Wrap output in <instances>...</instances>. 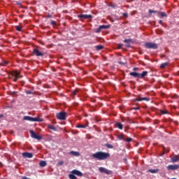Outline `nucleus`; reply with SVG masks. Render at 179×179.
I'll return each mask as SVG.
<instances>
[{"label":"nucleus","instance_id":"f257e3e1","mask_svg":"<svg viewBox=\"0 0 179 179\" xmlns=\"http://www.w3.org/2000/svg\"><path fill=\"white\" fill-rule=\"evenodd\" d=\"M92 157L97 160H106L108 157H110V154L103 152H96L92 154Z\"/></svg>","mask_w":179,"mask_h":179},{"label":"nucleus","instance_id":"f03ea898","mask_svg":"<svg viewBox=\"0 0 179 179\" xmlns=\"http://www.w3.org/2000/svg\"><path fill=\"white\" fill-rule=\"evenodd\" d=\"M147 76H148V71H142V73H138L136 72H130V76H132L134 78H140V79H142Z\"/></svg>","mask_w":179,"mask_h":179},{"label":"nucleus","instance_id":"7ed1b4c3","mask_svg":"<svg viewBox=\"0 0 179 179\" xmlns=\"http://www.w3.org/2000/svg\"><path fill=\"white\" fill-rule=\"evenodd\" d=\"M22 120L31 122H42V119L38 118V117H32L30 116H24L22 117Z\"/></svg>","mask_w":179,"mask_h":179},{"label":"nucleus","instance_id":"20e7f679","mask_svg":"<svg viewBox=\"0 0 179 179\" xmlns=\"http://www.w3.org/2000/svg\"><path fill=\"white\" fill-rule=\"evenodd\" d=\"M144 48L151 50H156L157 49V43H152L150 42H147L144 43Z\"/></svg>","mask_w":179,"mask_h":179},{"label":"nucleus","instance_id":"39448f33","mask_svg":"<svg viewBox=\"0 0 179 179\" xmlns=\"http://www.w3.org/2000/svg\"><path fill=\"white\" fill-rule=\"evenodd\" d=\"M56 119H58V120L60 121L66 120V112L56 113Z\"/></svg>","mask_w":179,"mask_h":179},{"label":"nucleus","instance_id":"423d86ee","mask_svg":"<svg viewBox=\"0 0 179 179\" xmlns=\"http://www.w3.org/2000/svg\"><path fill=\"white\" fill-rule=\"evenodd\" d=\"M10 77L15 78H13V81L16 82L18 80V79H20L22 78V76H20V73L13 71V73H10Z\"/></svg>","mask_w":179,"mask_h":179},{"label":"nucleus","instance_id":"0eeeda50","mask_svg":"<svg viewBox=\"0 0 179 179\" xmlns=\"http://www.w3.org/2000/svg\"><path fill=\"white\" fill-rule=\"evenodd\" d=\"M98 171H100V173L106 174L108 176L112 175V171L106 169V168H103V167L98 168Z\"/></svg>","mask_w":179,"mask_h":179},{"label":"nucleus","instance_id":"6e6552de","mask_svg":"<svg viewBox=\"0 0 179 179\" xmlns=\"http://www.w3.org/2000/svg\"><path fill=\"white\" fill-rule=\"evenodd\" d=\"M77 17H78V19H80V20L91 19L92 18V15H84V14H82V15H77Z\"/></svg>","mask_w":179,"mask_h":179},{"label":"nucleus","instance_id":"1a4fd4ad","mask_svg":"<svg viewBox=\"0 0 179 179\" xmlns=\"http://www.w3.org/2000/svg\"><path fill=\"white\" fill-rule=\"evenodd\" d=\"M32 55H34L36 57H43L44 56V54H43L40 51H38V49H34L32 50Z\"/></svg>","mask_w":179,"mask_h":179},{"label":"nucleus","instance_id":"9d476101","mask_svg":"<svg viewBox=\"0 0 179 179\" xmlns=\"http://www.w3.org/2000/svg\"><path fill=\"white\" fill-rule=\"evenodd\" d=\"M166 169H168L169 171H176L179 169V165H168V166H166Z\"/></svg>","mask_w":179,"mask_h":179},{"label":"nucleus","instance_id":"9b49d317","mask_svg":"<svg viewBox=\"0 0 179 179\" xmlns=\"http://www.w3.org/2000/svg\"><path fill=\"white\" fill-rule=\"evenodd\" d=\"M110 29V26L108 25H100L98 27V29H96V33H100L101 29Z\"/></svg>","mask_w":179,"mask_h":179},{"label":"nucleus","instance_id":"f8f14e48","mask_svg":"<svg viewBox=\"0 0 179 179\" xmlns=\"http://www.w3.org/2000/svg\"><path fill=\"white\" fill-rule=\"evenodd\" d=\"M30 137L36 140L42 139V137H40V136L36 135V133H34V131L32 130H30Z\"/></svg>","mask_w":179,"mask_h":179},{"label":"nucleus","instance_id":"ddd939ff","mask_svg":"<svg viewBox=\"0 0 179 179\" xmlns=\"http://www.w3.org/2000/svg\"><path fill=\"white\" fill-rule=\"evenodd\" d=\"M138 101H150V98L138 97V98L134 99V102H138Z\"/></svg>","mask_w":179,"mask_h":179},{"label":"nucleus","instance_id":"4468645a","mask_svg":"<svg viewBox=\"0 0 179 179\" xmlns=\"http://www.w3.org/2000/svg\"><path fill=\"white\" fill-rule=\"evenodd\" d=\"M72 174L70 175H73V176H76L78 177H82V172H80V171L78 170H72Z\"/></svg>","mask_w":179,"mask_h":179},{"label":"nucleus","instance_id":"2eb2a0df","mask_svg":"<svg viewBox=\"0 0 179 179\" xmlns=\"http://www.w3.org/2000/svg\"><path fill=\"white\" fill-rule=\"evenodd\" d=\"M22 157L24 158H32V153L30 152H22Z\"/></svg>","mask_w":179,"mask_h":179},{"label":"nucleus","instance_id":"dca6fc26","mask_svg":"<svg viewBox=\"0 0 179 179\" xmlns=\"http://www.w3.org/2000/svg\"><path fill=\"white\" fill-rule=\"evenodd\" d=\"M178 161H179V157H178V155H173L172 159H170V162L172 163H176V162H178Z\"/></svg>","mask_w":179,"mask_h":179},{"label":"nucleus","instance_id":"f3484780","mask_svg":"<svg viewBox=\"0 0 179 179\" xmlns=\"http://www.w3.org/2000/svg\"><path fill=\"white\" fill-rule=\"evenodd\" d=\"M129 43H131V39H124V43H126V48H130L131 45Z\"/></svg>","mask_w":179,"mask_h":179},{"label":"nucleus","instance_id":"a211bd4d","mask_svg":"<svg viewBox=\"0 0 179 179\" xmlns=\"http://www.w3.org/2000/svg\"><path fill=\"white\" fill-rule=\"evenodd\" d=\"M148 13H150V14H152V13L159 14V13H164V12L156 11V10H148Z\"/></svg>","mask_w":179,"mask_h":179},{"label":"nucleus","instance_id":"6ab92c4d","mask_svg":"<svg viewBox=\"0 0 179 179\" xmlns=\"http://www.w3.org/2000/svg\"><path fill=\"white\" fill-rule=\"evenodd\" d=\"M86 127H87V124H76V128L78 129H86Z\"/></svg>","mask_w":179,"mask_h":179},{"label":"nucleus","instance_id":"aec40b11","mask_svg":"<svg viewBox=\"0 0 179 179\" xmlns=\"http://www.w3.org/2000/svg\"><path fill=\"white\" fill-rule=\"evenodd\" d=\"M69 154H70V155H72L74 157L80 156V152H75V151H70Z\"/></svg>","mask_w":179,"mask_h":179},{"label":"nucleus","instance_id":"412c9836","mask_svg":"<svg viewBox=\"0 0 179 179\" xmlns=\"http://www.w3.org/2000/svg\"><path fill=\"white\" fill-rule=\"evenodd\" d=\"M157 171H159V169H149L148 170V172L152 174L157 173Z\"/></svg>","mask_w":179,"mask_h":179},{"label":"nucleus","instance_id":"4be33fe9","mask_svg":"<svg viewBox=\"0 0 179 179\" xmlns=\"http://www.w3.org/2000/svg\"><path fill=\"white\" fill-rule=\"evenodd\" d=\"M46 127H48V129L52 130V131H57L56 127H54V126H52V125L48 124V126H46Z\"/></svg>","mask_w":179,"mask_h":179},{"label":"nucleus","instance_id":"5701e85b","mask_svg":"<svg viewBox=\"0 0 179 179\" xmlns=\"http://www.w3.org/2000/svg\"><path fill=\"white\" fill-rule=\"evenodd\" d=\"M168 64V62L162 63V64L159 65V69H164V68H166V66H167Z\"/></svg>","mask_w":179,"mask_h":179},{"label":"nucleus","instance_id":"b1692460","mask_svg":"<svg viewBox=\"0 0 179 179\" xmlns=\"http://www.w3.org/2000/svg\"><path fill=\"white\" fill-rule=\"evenodd\" d=\"M116 128H118V129L122 130V123L116 122Z\"/></svg>","mask_w":179,"mask_h":179},{"label":"nucleus","instance_id":"393cba45","mask_svg":"<svg viewBox=\"0 0 179 179\" xmlns=\"http://www.w3.org/2000/svg\"><path fill=\"white\" fill-rule=\"evenodd\" d=\"M39 166H41V167H45V166H46V162H45V161H41V162H39Z\"/></svg>","mask_w":179,"mask_h":179},{"label":"nucleus","instance_id":"a878e982","mask_svg":"<svg viewBox=\"0 0 179 179\" xmlns=\"http://www.w3.org/2000/svg\"><path fill=\"white\" fill-rule=\"evenodd\" d=\"M103 49V46L102 45H96V51H100Z\"/></svg>","mask_w":179,"mask_h":179},{"label":"nucleus","instance_id":"bb28decb","mask_svg":"<svg viewBox=\"0 0 179 179\" xmlns=\"http://www.w3.org/2000/svg\"><path fill=\"white\" fill-rule=\"evenodd\" d=\"M158 14H159V17H167V15L166 14V13H159Z\"/></svg>","mask_w":179,"mask_h":179},{"label":"nucleus","instance_id":"cd10ccee","mask_svg":"<svg viewBox=\"0 0 179 179\" xmlns=\"http://www.w3.org/2000/svg\"><path fill=\"white\" fill-rule=\"evenodd\" d=\"M122 140H123L125 142H131V138H129V137L122 139Z\"/></svg>","mask_w":179,"mask_h":179},{"label":"nucleus","instance_id":"c85d7f7f","mask_svg":"<svg viewBox=\"0 0 179 179\" xmlns=\"http://www.w3.org/2000/svg\"><path fill=\"white\" fill-rule=\"evenodd\" d=\"M105 146H106V148L108 149H113L114 148V146L112 145H110V144H106V145H105Z\"/></svg>","mask_w":179,"mask_h":179},{"label":"nucleus","instance_id":"c756f323","mask_svg":"<svg viewBox=\"0 0 179 179\" xmlns=\"http://www.w3.org/2000/svg\"><path fill=\"white\" fill-rule=\"evenodd\" d=\"M15 29L17 31H20L22 29V27H21L20 26H16Z\"/></svg>","mask_w":179,"mask_h":179},{"label":"nucleus","instance_id":"7c9ffc66","mask_svg":"<svg viewBox=\"0 0 179 179\" xmlns=\"http://www.w3.org/2000/svg\"><path fill=\"white\" fill-rule=\"evenodd\" d=\"M124 134H120L118 136V140H124Z\"/></svg>","mask_w":179,"mask_h":179},{"label":"nucleus","instance_id":"2f4dec72","mask_svg":"<svg viewBox=\"0 0 179 179\" xmlns=\"http://www.w3.org/2000/svg\"><path fill=\"white\" fill-rule=\"evenodd\" d=\"M69 178L70 179H76V176L73 175V174H69Z\"/></svg>","mask_w":179,"mask_h":179},{"label":"nucleus","instance_id":"473e14b6","mask_svg":"<svg viewBox=\"0 0 179 179\" xmlns=\"http://www.w3.org/2000/svg\"><path fill=\"white\" fill-rule=\"evenodd\" d=\"M24 93L27 94V95L32 94V92L30 90L24 91Z\"/></svg>","mask_w":179,"mask_h":179},{"label":"nucleus","instance_id":"72a5a7b5","mask_svg":"<svg viewBox=\"0 0 179 179\" xmlns=\"http://www.w3.org/2000/svg\"><path fill=\"white\" fill-rule=\"evenodd\" d=\"M76 94H78V90H75L74 91H72V96H76Z\"/></svg>","mask_w":179,"mask_h":179},{"label":"nucleus","instance_id":"f704fd0d","mask_svg":"<svg viewBox=\"0 0 179 179\" xmlns=\"http://www.w3.org/2000/svg\"><path fill=\"white\" fill-rule=\"evenodd\" d=\"M122 122H127V118H122Z\"/></svg>","mask_w":179,"mask_h":179},{"label":"nucleus","instance_id":"c9c22d12","mask_svg":"<svg viewBox=\"0 0 179 179\" xmlns=\"http://www.w3.org/2000/svg\"><path fill=\"white\" fill-rule=\"evenodd\" d=\"M122 15H123L124 16V17H127V13H122Z\"/></svg>","mask_w":179,"mask_h":179},{"label":"nucleus","instance_id":"e433bc0d","mask_svg":"<svg viewBox=\"0 0 179 179\" xmlns=\"http://www.w3.org/2000/svg\"><path fill=\"white\" fill-rule=\"evenodd\" d=\"M50 24H51V25H56V22H55V21H51V22H50Z\"/></svg>","mask_w":179,"mask_h":179},{"label":"nucleus","instance_id":"4c0bfd02","mask_svg":"<svg viewBox=\"0 0 179 179\" xmlns=\"http://www.w3.org/2000/svg\"><path fill=\"white\" fill-rule=\"evenodd\" d=\"M122 46H124V45H122V43L118 44V49H122Z\"/></svg>","mask_w":179,"mask_h":179},{"label":"nucleus","instance_id":"58836bf2","mask_svg":"<svg viewBox=\"0 0 179 179\" xmlns=\"http://www.w3.org/2000/svg\"><path fill=\"white\" fill-rule=\"evenodd\" d=\"M8 64V62H3V66H5Z\"/></svg>","mask_w":179,"mask_h":179},{"label":"nucleus","instance_id":"ea45409f","mask_svg":"<svg viewBox=\"0 0 179 179\" xmlns=\"http://www.w3.org/2000/svg\"><path fill=\"white\" fill-rule=\"evenodd\" d=\"M162 114H164V115L167 114V110H162Z\"/></svg>","mask_w":179,"mask_h":179},{"label":"nucleus","instance_id":"a19ab883","mask_svg":"<svg viewBox=\"0 0 179 179\" xmlns=\"http://www.w3.org/2000/svg\"><path fill=\"white\" fill-rule=\"evenodd\" d=\"M132 110H139V108H138V107L132 108Z\"/></svg>","mask_w":179,"mask_h":179},{"label":"nucleus","instance_id":"79ce46f5","mask_svg":"<svg viewBox=\"0 0 179 179\" xmlns=\"http://www.w3.org/2000/svg\"><path fill=\"white\" fill-rule=\"evenodd\" d=\"M134 71H138V68L136 67H134V69H132Z\"/></svg>","mask_w":179,"mask_h":179},{"label":"nucleus","instance_id":"37998d69","mask_svg":"<svg viewBox=\"0 0 179 179\" xmlns=\"http://www.w3.org/2000/svg\"><path fill=\"white\" fill-rule=\"evenodd\" d=\"M10 94H11V95L16 94V92H10Z\"/></svg>","mask_w":179,"mask_h":179},{"label":"nucleus","instance_id":"c03bdc74","mask_svg":"<svg viewBox=\"0 0 179 179\" xmlns=\"http://www.w3.org/2000/svg\"><path fill=\"white\" fill-rule=\"evenodd\" d=\"M118 64H120V65H124V63L122 62H119Z\"/></svg>","mask_w":179,"mask_h":179},{"label":"nucleus","instance_id":"a18cd8bd","mask_svg":"<svg viewBox=\"0 0 179 179\" xmlns=\"http://www.w3.org/2000/svg\"><path fill=\"white\" fill-rule=\"evenodd\" d=\"M162 20L158 21V23H159V24H162Z\"/></svg>","mask_w":179,"mask_h":179},{"label":"nucleus","instance_id":"49530a36","mask_svg":"<svg viewBox=\"0 0 179 179\" xmlns=\"http://www.w3.org/2000/svg\"><path fill=\"white\" fill-rule=\"evenodd\" d=\"M22 179H30V178H27V177H22Z\"/></svg>","mask_w":179,"mask_h":179},{"label":"nucleus","instance_id":"de8ad7c7","mask_svg":"<svg viewBox=\"0 0 179 179\" xmlns=\"http://www.w3.org/2000/svg\"><path fill=\"white\" fill-rule=\"evenodd\" d=\"M166 152H162V155H164Z\"/></svg>","mask_w":179,"mask_h":179},{"label":"nucleus","instance_id":"09e8293b","mask_svg":"<svg viewBox=\"0 0 179 179\" xmlns=\"http://www.w3.org/2000/svg\"><path fill=\"white\" fill-rule=\"evenodd\" d=\"M164 150H166V148H163Z\"/></svg>","mask_w":179,"mask_h":179},{"label":"nucleus","instance_id":"8fccbe9b","mask_svg":"<svg viewBox=\"0 0 179 179\" xmlns=\"http://www.w3.org/2000/svg\"><path fill=\"white\" fill-rule=\"evenodd\" d=\"M59 164H60V165H62V162H60Z\"/></svg>","mask_w":179,"mask_h":179},{"label":"nucleus","instance_id":"3c124183","mask_svg":"<svg viewBox=\"0 0 179 179\" xmlns=\"http://www.w3.org/2000/svg\"><path fill=\"white\" fill-rule=\"evenodd\" d=\"M171 179H176V178H171Z\"/></svg>","mask_w":179,"mask_h":179}]
</instances>
